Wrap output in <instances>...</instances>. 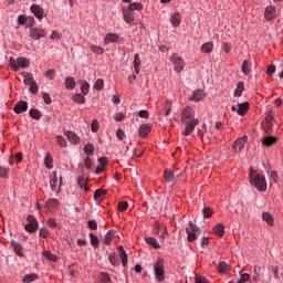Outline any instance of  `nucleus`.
<instances>
[{
  "instance_id": "obj_54",
  "label": "nucleus",
  "mask_w": 283,
  "mask_h": 283,
  "mask_svg": "<svg viewBox=\"0 0 283 283\" xmlns=\"http://www.w3.org/2000/svg\"><path fill=\"white\" fill-rule=\"evenodd\" d=\"M203 218H211L213 216V209L211 207L203 208Z\"/></svg>"
},
{
  "instance_id": "obj_16",
  "label": "nucleus",
  "mask_w": 283,
  "mask_h": 283,
  "mask_svg": "<svg viewBox=\"0 0 283 283\" xmlns=\"http://www.w3.org/2000/svg\"><path fill=\"white\" fill-rule=\"evenodd\" d=\"M120 36L117 33H108L104 38V45H109V43H116Z\"/></svg>"
},
{
  "instance_id": "obj_19",
  "label": "nucleus",
  "mask_w": 283,
  "mask_h": 283,
  "mask_svg": "<svg viewBox=\"0 0 283 283\" xmlns=\"http://www.w3.org/2000/svg\"><path fill=\"white\" fill-rule=\"evenodd\" d=\"M261 143H262L263 147H273V145H275V143H277V139L273 136H268V137H263L261 139Z\"/></svg>"
},
{
  "instance_id": "obj_3",
  "label": "nucleus",
  "mask_w": 283,
  "mask_h": 283,
  "mask_svg": "<svg viewBox=\"0 0 283 283\" xmlns=\"http://www.w3.org/2000/svg\"><path fill=\"white\" fill-rule=\"evenodd\" d=\"M156 282H165V259L158 258L154 264Z\"/></svg>"
},
{
  "instance_id": "obj_36",
  "label": "nucleus",
  "mask_w": 283,
  "mask_h": 283,
  "mask_svg": "<svg viewBox=\"0 0 283 283\" xmlns=\"http://www.w3.org/2000/svg\"><path fill=\"white\" fill-rule=\"evenodd\" d=\"M218 269H219L220 273H229V271H231V266L227 262H224V261H221L219 263V268Z\"/></svg>"
},
{
  "instance_id": "obj_42",
  "label": "nucleus",
  "mask_w": 283,
  "mask_h": 283,
  "mask_svg": "<svg viewBox=\"0 0 283 283\" xmlns=\"http://www.w3.org/2000/svg\"><path fill=\"white\" fill-rule=\"evenodd\" d=\"M24 80L23 83L24 85H30L31 83H34V75L32 73H23Z\"/></svg>"
},
{
  "instance_id": "obj_64",
  "label": "nucleus",
  "mask_w": 283,
  "mask_h": 283,
  "mask_svg": "<svg viewBox=\"0 0 283 283\" xmlns=\"http://www.w3.org/2000/svg\"><path fill=\"white\" fill-rule=\"evenodd\" d=\"M196 283H209L206 276H196Z\"/></svg>"
},
{
  "instance_id": "obj_8",
  "label": "nucleus",
  "mask_w": 283,
  "mask_h": 283,
  "mask_svg": "<svg viewBox=\"0 0 283 283\" xmlns=\"http://www.w3.org/2000/svg\"><path fill=\"white\" fill-rule=\"evenodd\" d=\"M27 224L24 226L25 231L28 233H34L36 229H39V221H36V218L33 214H29L27 217Z\"/></svg>"
},
{
  "instance_id": "obj_23",
  "label": "nucleus",
  "mask_w": 283,
  "mask_h": 283,
  "mask_svg": "<svg viewBox=\"0 0 283 283\" xmlns=\"http://www.w3.org/2000/svg\"><path fill=\"white\" fill-rule=\"evenodd\" d=\"M42 255L46 260H51V262H59V256L56 254L52 253V251H50V250L42 251Z\"/></svg>"
},
{
  "instance_id": "obj_59",
  "label": "nucleus",
  "mask_w": 283,
  "mask_h": 283,
  "mask_svg": "<svg viewBox=\"0 0 283 283\" xmlns=\"http://www.w3.org/2000/svg\"><path fill=\"white\" fill-rule=\"evenodd\" d=\"M87 224L88 229H91L92 231H96V229H98V223L96 222V220H88Z\"/></svg>"
},
{
  "instance_id": "obj_6",
  "label": "nucleus",
  "mask_w": 283,
  "mask_h": 283,
  "mask_svg": "<svg viewBox=\"0 0 283 283\" xmlns=\"http://www.w3.org/2000/svg\"><path fill=\"white\" fill-rule=\"evenodd\" d=\"M186 233L188 234V242H193V240L198 239V235H200L201 230L196 226L193 222H189V227L186 228Z\"/></svg>"
},
{
  "instance_id": "obj_14",
  "label": "nucleus",
  "mask_w": 283,
  "mask_h": 283,
  "mask_svg": "<svg viewBox=\"0 0 283 283\" xmlns=\"http://www.w3.org/2000/svg\"><path fill=\"white\" fill-rule=\"evenodd\" d=\"M151 124H143L139 126L138 134L140 138H147L149 136V132H151Z\"/></svg>"
},
{
  "instance_id": "obj_25",
  "label": "nucleus",
  "mask_w": 283,
  "mask_h": 283,
  "mask_svg": "<svg viewBox=\"0 0 283 283\" xmlns=\"http://www.w3.org/2000/svg\"><path fill=\"white\" fill-rule=\"evenodd\" d=\"M164 179H165V182H174V180H176V175H174L171 169H166L164 171Z\"/></svg>"
},
{
  "instance_id": "obj_11",
  "label": "nucleus",
  "mask_w": 283,
  "mask_h": 283,
  "mask_svg": "<svg viewBox=\"0 0 283 283\" xmlns=\"http://www.w3.org/2000/svg\"><path fill=\"white\" fill-rule=\"evenodd\" d=\"M64 134L67 140L71 143V145H78V143H81V137H78L76 133L72 130H66Z\"/></svg>"
},
{
  "instance_id": "obj_32",
  "label": "nucleus",
  "mask_w": 283,
  "mask_h": 283,
  "mask_svg": "<svg viewBox=\"0 0 283 283\" xmlns=\"http://www.w3.org/2000/svg\"><path fill=\"white\" fill-rule=\"evenodd\" d=\"M118 251L123 266H127V252H125V249H123L122 245L118 248Z\"/></svg>"
},
{
  "instance_id": "obj_13",
  "label": "nucleus",
  "mask_w": 283,
  "mask_h": 283,
  "mask_svg": "<svg viewBox=\"0 0 283 283\" xmlns=\"http://www.w3.org/2000/svg\"><path fill=\"white\" fill-rule=\"evenodd\" d=\"M13 112L15 114H23V112H28V102L19 101L13 107Z\"/></svg>"
},
{
  "instance_id": "obj_21",
  "label": "nucleus",
  "mask_w": 283,
  "mask_h": 283,
  "mask_svg": "<svg viewBox=\"0 0 283 283\" xmlns=\"http://www.w3.org/2000/svg\"><path fill=\"white\" fill-rule=\"evenodd\" d=\"M123 18L125 23H134V12L129 11L128 9H123Z\"/></svg>"
},
{
  "instance_id": "obj_55",
  "label": "nucleus",
  "mask_w": 283,
  "mask_h": 283,
  "mask_svg": "<svg viewBox=\"0 0 283 283\" xmlns=\"http://www.w3.org/2000/svg\"><path fill=\"white\" fill-rule=\"evenodd\" d=\"M29 85H30L29 92L31 94H38L39 93V85L36 84V82H32Z\"/></svg>"
},
{
  "instance_id": "obj_26",
  "label": "nucleus",
  "mask_w": 283,
  "mask_h": 283,
  "mask_svg": "<svg viewBox=\"0 0 283 283\" xmlns=\"http://www.w3.org/2000/svg\"><path fill=\"white\" fill-rule=\"evenodd\" d=\"M64 85L66 90H74V87H76V80H74L72 76H69L65 78Z\"/></svg>"
},
{
  "instance_id": "obj_53",
  "label": "nucleus",
  "mask_w": 283,
  "mask_h": 283,
  "mask_svg": "<svg viewBox=\"0 0 283 283\" xmlns=\"http://www.w3.org/2000/svg\"><path fill=\"white\" fill-rule=\"evenodd\" d=\"M91 51L94 52V54H103L105 52V49L93 44L91 45Z\"/></svg>"
},
{
  "instance_id": "obj_30",
  "label": "nucleus",
  "mask_w": 283,
  "mask_h": 283,
  "mask_svg": "<svg viewBox=\"0 0 283 283\" xmlns=\"http://www.w3.org/2000/svg\"><path fill=\"white\" fill-rule=\"evenodd\" d=\"M262 219L264 220V222H266V224H269V227H273V214L270 212H263L262 213Z\"/></svg>"
},
{
  "instance_id": "obj_41",
  "label": "nucleus",
  "mask_w": 283,
  "mask_h": 283,
  "mask_svg": "<svg viewBox=\"0 0 283 283\" xmlns=\"http://www.w3.org/2000/svg\"><path fill=\"white\" fill-rule=\"evenodd\" d=\"M81 92L82 94H84V96H87V94H90V83H87V81L81 82Z\"/></svg>"
},
{
  "instance_id": "obj_4",
  "label": "nucleus",
  "mask_w": 283,
  "mask_h": 283,
  "mask_svg": "<svg viewBox=\"0 0 283 283\" xmlns=\"http://www.w3.org/2000/svg\"><path fill=\"white\" fill-rule=\"evenodd\" d=\"M9 65L13 72H19V69L25 70V67H30V60L24 56H20L17 60L14 57H10Z\"/></svg>"
},
{
  "instance_id": "obj_7",
  "label": "nucleus",
  "mask_w": 283,
  "mask_h": 283,
  "mask_svg": "<svg viewBox=\"0 0 283 283\" xmlns=\"http://www.w3.org/2000/svg\"><path fill=\"white\" fill-rule=\"evenodd\" d=\"M170 61L174 65L175 72L180 73L185 70V59H182L178 53L172 54Z\"/></svg>"
},
{
  "instance_id": "obj_35",
  "label": "nucleus",
  "mask_w": 283,
  "mask_h": 283,
  "mask_svg": "<svg viewBox=\"0 0 283 283\" xmlns=\"http://www.w3.org/2000/svg\"><path fill=\"white\" fill-rule=\"evenodd\" d=\"M29 115L31 118H33L34 120H41V111L36 109V108H31L29 111Z\"/></svg>"
},
{
  "instance_id": "obj_27",
  "label": "nucleus",
  "mask_w": 283,
  "mask_h": 283,
  "mask_svg": "<svg viewBox=\"0 0 283 283\" xmlns=\"http://www.w3.org/2000/svg\"><path fill=\"white\" fill-rule=\"evenodd\" d=\"M114 238H116L114 230H109L105 234L104 244L109 245L114 241Z\"/></svg>"
},
{
  "instance_id": "obj_40",
  "label": "nucleus",
  "mask_w": 283,
  "mask_h": 283,
  "mask_svg": "<svg viewBox=\"0 0 283 283\" xmlns=\"http://www.w3.org/2000/svg\"><path fill=\"white\" fill-rule=\"evenodd\" d=\"M39 277V275L31 273V274H25L22 279L23 283H30V282H34L36 279Z\"/></svg>"
},
{
  "instance_id": "obj_45",
  "label": "nucleus",
  "mask_w": 283,
  "mask_h": 283,
  "mask_svg": "<svg viewBox=\"0 0 283 283\" xmlns=\"http://www.w3.org/2000/svg\"><path fill=\"white\" fill-rule=\"evenodd\" d=\"M241 71L245 76H249L251 74V69L249 67V62L247 60L243 61Z\"/></svg>"
},
{
  "instance_id": "obj_46",
  "label": "nucleus",
  "mask_w": 283,
  "mask_h": 283,
  "mask_svg": "<svg viewBox=\"0 0 283 283\" xmlns=\"http://www.w3.org/2000/svg\"><path fill=\"white\" fill-rule=\"evenodd\" d=\"M8 174H10V168L0 166V178L7 180V178H9Z\"/></svg>"
},
{
  "instance_id": "obj_60",
  "label": "nucleus",
  "mask_w": 283,
  "mask_h": 283,
  "mask_svg": "<svg viewBox=\"0 0 283 283\" xmlns=\"http://www.w3.org/2000/svg\"><path fill=\"white\" fill-rule=\"evenodd\" d=\"M260 271H262V268H258V266L255 265L254 269H253V273H254L253 280H254L255 282H258V280H260Z\"/></svg>"
},
{
  "instance_id": "obj_49",
  "label": "nucleus",
  "mask_w": 283,
  "mask_h": 283,
  "mask_svg": "<svg viewBox=\"0 0 283 283\" xmlns=\"http://www.w3.org/2000/svg\"><path fill=\"white\" fill-rule=\"evenodd\" d=\"M108 261L113 266H118V256H116V253H111L108 255Z\"/></svg>"
},
{
  "instance_id": "obj_33",
  "label": "nucleus",
  "mask_w": 283,
  "mask_h": 283,
  "mask_svg": "<svg viewBox=\"0 0 283 283\" xmlns=\"http://www.w3.org/2000/svg\"><path fill=\"white\" fill-rule=\"evenodd\" d=\"M144 6L143 3L140 2H132L129 6H128V10L130 12H134V10H137V12H142Z\"/></svg>"
},
{
  "instance_id": "obj_10",
  "label": "nucleus",
  "mask_w": 283,
  "mask_h": 283,
  "mask_svg": "<svg viewBox=\"0 0 283 283\" xmlns=\"http://www.w3.org/2000/svg\"><path fill=\"white\" fill-rule=\"evenodd\" d=\"M247 140H249V137L247 135H244L241 138H238L233 145H232V149H234L235 153L238 151H242L244 145H247Z\"/></svg>"
},
{
  "instance_id": "obj_15",
  "label": "nucleus",
  "mask_w": 283,
  "mask_h": 283,
  "mask_svg": "<svg viewBox=\"0 0 283 283\" xmlns=\"http://www.w3.org/2000/svg\"><path fill=\"white\" fill-rule=\"evenodd\" d=\"M31 12L34 14V17H36L39 19V21L43 20L44 11H43V8H41V6L32 4Z\"/></svg>"
},
{
  "instance_id": "obj_52",
  "label": "nucleus",
  "mask_w": 283,
  "mask_h": 283,
  "mask_svg": "<svg viewBox=\"0 0 283 283\" xmlns=\"http://www.w3.org/2000/svg\"><path fill=\"white\" fill-rule=\"evenodd\" d=\"M171 105H172L171 99H168V101L166 102L165 107H164V114H165V116H169V114L171 113Z\"/></svg>"
},
{
  "instance_id": "obj_63",
  "label": "nucleus",
  "mask_w": 283,
  "mask_h": 283,
  "mask_svg": "<svg viewBox=\"0 0 283 283\" xmlns=\"http://www.w3.org/2000/svg\"><path fill=\"white\" fill-rule=\"evenodd\" d=\"M266 74L269 76H272V74H275V66L273 64H270L266 69Z\"/></svg>"
},
{
  "instance_id": "obj_43",
  "label": "nucleus",
  "mask_w": 283,
  "mask_h": 283,
  "mask_svg": "<svg viewBox=\"0 0 283 283\" xmlns=\"http://www.w3.org/2000/svg\"><path fill=\"white\" fill-rule=\"evenodd\" d=\"M46 207L49 209H56L59 207V199L52 198L46 201Z\"/></svg>"
},
{
  "instance_id": "obj_22",
  "label": "nucleus",
  "mask_w": 283,
  "mask_h": 283,
  "mask_svg": "<svg viewBox=\"0 0 283 283\" xmlns=\"http://www.w3.org/2000/svg\"><path fill=\"white\" fill-rule=\"evenodd\" d=\"M238 109L237 113L239 116H244V114H247V112H249V102H244L241 104H238Z\"/></svg>"
},
{
  "instance_id": "obj_58",
  "label": "nucleus",
  "mask_w": 283,
  "mask_h": 283,
  "mask_svg": "<svg viewBox=\"0 0 283 283\" xmlns=\"http://www.w3.org/2000/svg\"><path fill=\"white\" fill-rule=\"evenodd\" d=\"M39 235L40 238H48L50 235V230H48V228H41L39 231Z\"/></svg>"
},
{
  "instance_id": "obj_51",
  "label": "nucleus",
  "mask_w": 283,
  "mask_h": 283,
  "mask_svg": "<svg viewBox=\"0 0 283 283\" xmlns=\"http://www.w3.org/2000/svg\"><path fill=\"white\" fill-rule=\"evenodd\" d=\"M105 87V82L102 78L96 80L94 84V90H97V92H101Z\"/></svg>"
},
{
  "instance_id": "obj_47",
  "label": "nucleus",
  "mask_w": 283,
  "mask_h": 283,
  "mask_svg": "<svg viewBox=\"0 0 283 283\" xmlns=\"http://www.w3.org/2000/svg\"><path fill=\"white\" fill-rule=\"evenodd\" d=\"M77 185H78V187L81 188V189H84V191H88V189H87V181L85 180V178L84 177H78L77 178Z\"/></svg>"
},
{
  "instance_id": "obj_56",
  "label": "nucleus",
  "mask_w": 283,
  "mask_h": 283,
  "mask_svg": "<svg viewBox=\"0 0 283 283\" xmlns=\"http://www.w3.org/2000/svg\"><path fill=\"white\" fill-rule=\"evenodd\" d=\"M127 207H129V203L127 201H120L117 205L118 211H127Z\"/></svg>"
},
{
  "instance_id": "obj_37",
  "label": "nucleus",
  "mask_w": 283,
  "mask_h": 283,
  "mask_svg": "<svg viewBox=\"0 0 283 283\" xmlns=\"http://www.w3.org/2000/svg\"><path fill=\"white\" fill-rule=\"evenodd\" d=\"M73 102L77 103V105H85V96H83L81 93H76L73 95Z\"/></svg>"
},
{
  "instance_id": "obj_29",
  "label": "nucleus",
  "mask_w": 283,
  "mask_h": 283,
  "mask_svg": "<svg viewBox=\"0 0 283 283\" xmlns=\"http://www.w3.org/2000/svg\"><path fill=\"white\" fill-rule=\"evenodd\" d=\"M53 163L54 159L52 158V154L48 153L44 158V166L46 167V169H52L54 167Z\"/></svg>"
},
{
  "instance_id": "obj_62",
  "label": "nucleus",
  "mask_w": 283,
  "mask_h": 283,
  "mask_svg": "<svg viewBox=\"0 0 283 283\" xmlns=\"http://www.w3.org/2000/svg\"><path fill=\"white\" fill-rule=\"evenodd\" d=\"M222 50L226 52V54H229V52L232 50V46L229 44V42H223Z\"/></svg>"
},
{
  "instance_id": "obj_61",
  "label": "nucleus",
  "mask_w": 283,
  "mask_h": 283,
  "mask_svg": "<svg viewBox=\"0 0 283 283\" xmlns=\"http://www.w3.org/2000/svg\"><path fill=\"white\" fill-rule=\"evenodd\" d=\"M91 129L94 134H96V132H98V119H94L91 124Z\"/></svg>"
},
{
  "instance_id": "obj_44",
  "label": "nucleus",
  "mask_w": 283,
  "mask_h": 283,
  "mask_svg": "<svg viewBox=\"0 0 283 283\" xmlns=\"http://www.w3.org/2000/svg\"><path fill=\"white\" fill-rule=\"evenodd\" d=\"M146 242L153 247V249H160V243H158V240L154 238H146Z\"/></svg>"
},
{
  "instance_id": "obj_38",
  "label": "nucleus",
  "mask_w": 283,
  "mask_h": 283,
  "mask_svg": "<svg viewBox=\"0 0 283 283\" xmlns=\"http://www.w3.org/2000/svg\"><path fill=\"white\" fill-rule=\"evenodd\" d=\"M90 240H91L92 247H94V249H98V247H99L98 237L96 234H94V232L90 233Z\"/></svg>"
},
{
  "instance_id": "obj_9",
  "label": "nucleus",
  "mask_w": 283,
  "mask_h": 283,
  "mask_svg": "<svg viewBox=\"0 0 283 283\" xmlns=\"http://www.w3.org/2000/svg\"><path fill=\"white\" fill-rule=\"evenodd\" d=\"M29 36L33 39V41H39V39H44L45 30L39 28H31L29 32Z\"/></svg>"
},
{
  "instance_id": "obj_50",
  "label": "nucleus",
  "mask_w": 283,
  "mask_h": 283,
  "mask_svg": "<svg viewBox=\"0 0 283 283\" xmlns=\"http://www.w3.org/2000/svg\"><path fill=\"white\" fill-rule=\"evenodd\" d=\"M105 193H107L106 190H104V189H97V190H95V192H94V199H95V200H101V198H103V196H105Z\"/></svg>"
},
{
  "instance_id": "obj_18",
  "label": "nucleus",
  "mask_w": 283,
  "mask_h": 283,
  "mask_svg": "<svg viewBox=\"0 0 283 283\" xmlns=\"http://www.w3.org/2000/svg\"><path fill=\"white\" fill-rule=\"evenodd\" d=\"M170 23L174 28H178L180 23H182V17L180 15V12H175L170 18Z\"/></svg>"
},
{
  "instance_id": "obj_39",
  "label": "nucleus",
  "mask_w": 283,
  "mask_h": 283,
  "mask_svg": "<svg viewBox=\"0 0 283 283\" xmlns=\"http://www.w3.org/2000/svg\"><path fill=\"white\" fill-rule=\"evenodd\" d=\"M243 92H244V82H239L234 91V96L240 97L242 96Z\"/></svg>"
},
{
  "instance_id": "obj_34",
  "label": "nucleus",
  "mask_w": 283,
  "mask_h": 283,
  "mask_svg": "<svg viewBox=\"0 0 283 283\" xmlns=\"http://www.w3.org/2000/svg\"><path fill=\"white\" fill-rule=\"evenodd\" d=\"M83 151L86 156H94V144H86L83 148Z\"/></svg>"
},
{
  "instance_id": "obj_17",
  "label": "nucleus",
  "mask_w": 283,
  "mask_h": 283,
  "mask_svg": "<svg viewBox=\"0 0 283 283\" xmlns=\"http://www.w3.org/2000/svg\"><path fill=\"white\" fill-rule=\"evenodd\" d=\"M11 247H12L14 253L19 255V258H23V245H21V243L12 240Z\"/></svg>"
},
{
  "instance_id": "obj_57",
  "label": "nucleus",
  "mask_w": 283,
  "mask_h": 283,
  "mask_svg": "<svg viewBox=\"0 0 283 283\" xmlns=\"http://www.w3.org/2000/svg\"><path fill=\"white\" fill-rule=\"evenodd\" d=\"M56 143L60 147H67V142L61 135L56 137Z\"/></svg>"
},
{
  "instance_id": "obj_31",
  "label": "nucleus",
  "mask_w": 283,
  "mask_h": 283,
  "mask_svg": "<svg viewBox=\"0 0 283 283\" xmlns=\"http://www.w3.org/2000/svg\"><path fill=\"white\" fill-rule=\"evenodd\" d=\"M201 52L209 54L213 52V42H206L201 45Z\"/></svg>"
},
{
  "instance_id": "obj_48",
  "label": "nucleus",
  "mask_w": 283,
  "mask_h": 283,
  "mask_svg": "<svg viewBox=\"0 0 283 283\" xmlns=\"http://www.w3.org/2000/svg\"><path fill=\"white\" fill-rule=\"evenodd\" d=\"M109 282H112V279L109 277L108 274H106V273L99 274V280L97 283H109Z\"/></svg>"
},
{
  "instance_id": "obj_20",
  "label": "nucleus",
  "mask_w": 283,
  "mask_h": 283,
  "mask_svg": "<svg viewBox=\"0 0 283 283\" xmlns=\"http://www.w3.org/2000/svg\"><path fill=\"white\" fill-rule=\"evenodd\" d=\"M202 98H205V91L197 90L192 93L189 101H195L196 103H198L199 101H202Z\"/></svg>"
},
{
  "instance_id": "obj_28",
  "label": "nucleus",
  "mask_w": 283,
  "mask_h": 283,
  "mask_svg": "<svg viewBox=\"0 0 283 283\" xmlns=\"http://www.w3.org/2000/svg\"><path fill=\"white\" fill-rule=\"evenodd\" d=\"M213 233L218 235V238H222L224 235V224L218 223L213 227Z\"/></svg>"
},
{
  "instance_id": "obj_5",
  "label": "nucleus",
  "mask_w": 283,
  "mask_h": 283,
  "mask_svg": "<svg viewBox=\"0 0 283 283\" xmlns=\"http://www.w3.org/2000/svg\"><path fill=\"white\" fill-rule=\"evenodd\" d=\"M61 185H63V177L59 178L56 171H52L50 175V187L55 193H61Z\"/></svg>"
},
{
  "instance_id": "obj_1",
  "label": "nucleus",
  "mask_w": 283,
  "mask_h": 283,
  "mask_svg": "<svg viewBox=\"0 0 283 283\" xmlns=\"http://www.w3.org/2000/svg\"><path fill=\"white\" fill-rule=\"evenodd\" d=\"M181 123L185 125L184 135L185 136H191L193 129H196V126L198 123V118H196V113L191 108V106H187L182 108L181 111Z\"/></svg>"
},
{
  "instance_id": "obj_2",
  "label": "nucleus",
  "mask_w": 283,
  "mask_h": 283,
  "mask_svg": "<svg viewBox=\"0 0 283 283\" xmlns=\"http://www.w3.org/2000/svg\"><path fill=\"white\" fill-rule=\"evenodd\" d=\"M250 184L261 192L266 191V178L255 170H250Z\"/></svg>"
},
{
  "instance_id": "obj_12",
  "label": "nucleus",
  "mask_w": 283,
  "mask_h": 283,
  "mask_svg": "<svg viewBox=\"0 0 283 283\" xmlns=\"http://www.w3.org/2000/svg\"><path fill=\"white\" fill-rule=\"evenodd\" d=\"M276 15L277 13H276L275 7L270 6L265 8L264 17L266 21H273V19H275Z\"/></svg>"
},
{
  "instance_id": "obj_24",
  "label": "nucleus",
  "mask_w": 283,
  "mask_h": 283,
  "mask_svg": "<svg viewBox=\"0 0 283 283\" xmlns=\"http://www.w3.org/2000/svg\"><path fill=\"white\" fill-rule=\"evenodd\" d=\"M134 70H135V74H140V55L138 53H135L134 55Z\"/></svg>"
}]
</instances>
